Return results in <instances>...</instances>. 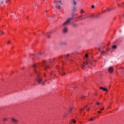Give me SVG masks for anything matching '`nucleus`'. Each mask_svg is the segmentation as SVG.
<instances>
[{"label":"nucleus","instance_id":"obj_22","mask_svg":"<svg viewBox=\"0 0 124 124\" xmlns=\"http://www.w3.org/2000/svg\"><path fill=\"white\" fill-rule=\"evenodd\" d=\"M6 121H7V119L5 118L3 120V122H6Z\"/></svg>","mask_w":124,"mask_h":124},{"label":"nucleus","instance_id":"obj_37","mask_svg":"<svg viewBox=\"0 0 124 124\" xmlns=\"http://www.w3.org/2000/svg\"><path fill=\"white\" fill-rule=\"evenodd\" d=\"M59 6H58V5H56L55 6V8H57Z\"/></svg>","mask_w":124,"mask_h":124},{"label":"nucleus","instance_id":"obj_16","mask_svg":"<svg viewBox=\"0 0 124 124\" xmlns=\"http://www.w3.org/2000/svg\"><path fill=\"white\" fill-rule=\"evenodd\" d=\"M88 65V62H86V63H85L84 62L83 64H82V67H84V66H85V65Z\"/></svg>","mask_w":124,"mask_h":124},{"label":"nucleus","instance_id":"obj_15","mask_svg":"<svg viewBox=\"0 0 124 124\" xmlns=\"http://www.w3.org/2000/svg\"><path fill=\"white\" fill-rule=\"evenodd\" d=\"M112 49H116L117 48V46L116 45H113L112 46Z\"/></svg>","mask_w":124,"mask_h":124},{"label":"nucleus","instance_id":"obj_14","mask_svg":"<svg viewBox=\"0 0 124 124\" xmlns=\"http://www.w3.org/2000/svg\"><path fill=\"white\" fill-rule=\"evenodd\" d=\"M66 44H67V43L65 42H63L61 43V45H66Z\"/></svg>","mask_w":124,"mask_h":124},{"label":"nucleus","instance_id":"obj_8","mask_svg":"<svg viewBox=\"0 0 124 124\" xmlns=\"http://www.w3.org/2000/svg\"><path fill=\"white\" fill-rule=\"evenodd\" d=\"M66 32H67V28H65L63 29V33L65 34V33H66Z\"/></svg>","mask_w":124,"mask_h":124},{"label":"nucleus","instance_id":"obj_45","mask_svg":"<svg viewBox=\"0 0 124 124\" xmlns=\"http://www.w3.org/2000/svg\"><path fill=\"white\" fill-rule=\"evenodd\" d=\"M89 110H90V108H89L88 109H87V111H89Z\"/></svg>","mask_w":124,"mask_h":124},{"label":"nucleus","instance_id":"obj_25","mask_svg":"<svg viewBox=\"0 0 124 124\" xmlns=\"http://www.w3.org/2000/svg\"><path fill=\"white\" fill-rule=\"evenodd\" d=\"M0 31V32L1 33V34H4V32H3V31Z\"/></svg>","mask_w":124,"mask_h":124},{"label":"nucleus","instance_id":"obj_31","mask_svg":"<svg viewBox=\"0 0 124 124\" xmlns=\"http://www.w3.org/2000/svg\"><path fill=\"white\" fill-rule=\"evenodd\" d=\"M97 113H98V114H100V113H102V112L100 110V111H98L97 112Z\"/></svg>","mask_w":124,"mask_h":124},{"label":"nucleus","instance_id":"obj_18","mask_svg":"<svg viewBox=\"0 0 124 124\" xmlns=\"http://www.w3.org/2000/svg\"><path fill=\"white\" fill-rule=\"evenodd\" d=\"M58 2H59V3H61V5H62V0H58Z\"/></svg>","mask_w":124,"mask_h":124},{"label":"nucleus","instance_id":"obj_36","mask_svg":"<svg viewBox=\"0 0 124 124\" xmlns=\"http://www.w3.org/2000/svg\"><path fill=\"white\" fill-rule=\"evenodd\" d=\"M0 3L1 4H3V1H2Z\"/></svg>","mask_w":124,"mask_h":124},{"label":"nucleus","instance_id":"obj_35","mask_svg":"<svg viewBox=\"0 0 124 124\" xmlns=\"http://www.w3.org/2000/svg\"><path fill=\"white\" fill-rule=\"evenodd\" d=\"M96 104L97 105H99V103L97 102V103H96Z\"/></svg>","mask_w":124,"mask_h":124},{"label":"nucleus","instance_id":"obj_27","mask_svg":"<svg viewBox=\"0 0 124 124\" xmlns=\"http://www.w3.org/2000/svg\"><path fill=\"white\" fill-rule=\"evenodd\" d=\"M85 58H88V57H89V55L87 54H85Z\"/></svg>","mask_w":124,"mask_h":124},{"label":"nucleus","instance_id":"obj_7","mask_svg":"<svg viewBox=\"0 0 124 124\" xmlns=\"http://www.w3.org/2000/svg\"><path fill=\"white\" fill-rule=\"evenodd\" d=\"M91 17H92V18H95L96 19L99 18V16H98V15L92 16Z\"/></svg>","mask_w":124,"mask_h":124},{"label":"nucleus","instance_id":"obj_28","mask_svg":"<svg viewBox=\"0 0 124 124\" xmlns=\"http://www.w3.org/2000/svg\"><path fill=\"white\" fill-rule=\"evenodd\" d=\"M72 108H70V112L71 113V112L72 111Z\"/></svg>","mask_w":124,"mask_h":124},{"label":"nucleus","instance_id":"obj_11","mask_svg":"<svg viewBox=\"0 0 124 124\" xmlns=\"http://www.w3.org/2000/svg\"><path fill=\"white\" fill-rule=\"evenodd\" d=\"M96 62V61H91L90 62V64H93V62Z\"/></svg>","mask_w":124,"mask_h":124},{"label":"nucleus","instance_id":"obj_1","mask_svg":"<svg viewBox=\"0 0 124 124\" xmlns=\"http://www.w3.org/2000/svg\"><path fill=\"white\" fill-rule=\"evenodd\" d=\"M36 81H37L39 84H40V82H42V78L39 76H38L36 78Z\"/></svg>","mask_w":124,"mask_h":124},{"label":"nucleus","instance_id":"obj_43","mask_svg":"<svg viewBox=\"0 0 124 124\" xmlns=\"http://www.w3.org/2000/svg\"><path fill=\"white\" fill-rule=\"evenodd\" d=\"M46 13H47L48 12V11H46Z\"/></svg>","mask_w":124,"mask_h":124},{"label":"nucleus","instance_id":"obj_39","mask_svg":"<svg viewBox=\"0 0 124 124\" xmlns=\"http://www.w3.org/2000/svg\"><path fill=\"white\" fill-rule=\"evenodd\" d=\"M81 98H84V96L82 95L81 96Z\"/></svg>","mask_w":124,"mask_h":124},{"label":"nucleus","instance_id":"obj_51","mask_svg":"<svg viewBox=\"0 0 124 124\" xmlns=\"http://www.w3.org/2000/svg\"><path fill=\"white\" fill-rule=\"evenodd\" d=\"M85 108H87V106H85Z\"/></svg>","mask_w":124,"mask_h":124},{"label":"nucleus","instance_id":"obj_29","mask_svg":"<svg viewBox=\"0 0 124 124\" xmlns=\"http://www.w3.org/2000/svg\"><path fill=\"white\" fill-rule=\"evenodd\" d=\"M99 51H100V52H101V53H102V54H104V51H100V49H99Z\"/></svg>","mask_w":124,"mask_h":124},{"label":"nucleus","instance_id":"obj_48","mask_svg":"<svg viewBox=\"0 0 124 124\" xmlns=\"http://www.w3.org/2000/svg\"><path fill=\"white\" fill-rule=\"evenodd\" d=\"M10 0H8V1H9Z\"/></svg>","mask_w":124,"mask_h":124},{"label":"nucleus","instance_id":"obj_10","mask_svg":"<svg viewBox=\"0 0 124 124\" xmlns=\"http://www.w3.org/2000/svg\"><path fill=\"white\" fill-rule=\"evenodd\" d=\"M69 23V21L67 19L65 22L63 24V26H65Z\"/></svg>","mask_w":124,"mask_h":124},{"label":"nucleus","instance_id":"obj_19","mask_svg":"<svg viewBox=\"0 0 124 124\" xmlns=\"http://www.w3.org/2000/svg\"><path fill=\"white\" fill-rule=\"evenodd\" d=\"M108 12H110V11H112V9H107Z\"/></svg>","mask_w":124,"mask_h":124},{"label":"nucleus","instance_id":"obj_17","mask_svg":"<svg viewBox=\"0 0 124 124\" xmlns=\"http://www.w3.org/2000/svg\"><path fill=\"white\" fill-rule=\"evenodd\" d=\"M33 68H35V67H37L38 66V65H36L35 64H34L33 65H32Z\"/></svg>","mask_w":124,"mask_h":124},{"label":"nucleus","instance_id":"obj_12","mask_svg":"<svg viewBox=\"0 0 124 124\" xmlns=\"http://www.w3.org/2000/svg\"><path fill=\"white\" fill-rule=\"evenodd\" d=\"M78 0H73V3L75 5H76V4H77V3L76 2V1H77Z\"/></svg>","mask_w":124,"mask_h":124},{"label":"nucleus","instance_id":"obj_42","mask_svg":"<svg viewBox=\"0 0 124 124\" xmlns=\"http://www.w3.org/2000/svg\"><path fill=\"white\" fill-rule=\"evenodd\" d=\"M35 7H36V6H37V4H36L35 5Z\"/></svg>","mask_w":124,"mask_h":124},{"label":"nucleus","instance_id":"obj_5","mask_svg":"<svg viewBox=\"0 0 124 124\" xmlns=\"http://www.w3.org/2000/svg\"><path fill=\"white\" fill-rule=\"evenodd\" d=\"M12 122H13V123H14V124H17V123H18V120H17L14 118H12Z\"/></svg>","mask_w":124,"mask_h":124},{"label":"nucleus","instance_id":"obj_26","mask_svg":"<svg viewBox=\"0 0 124 124\" xmlns=\"http://www.w3.org/2000/svg\"><path fill=\"white\" fill-rule=\"evenodd\" d=\"M89 121H90V122H93V119L91 118V119H90L89 120Z\"/></svg>","mask_w":124,"mask_h":124},{"label":"nucleus","instance_id":"obj_34","mask_svg":"<svg viewBox=\"0 0 124 124\" xmlns=\"http://www.w3.org/2000/svg\"><path fill=\"white\" fill-rule=\"evenodd\" d=\"M11 43V42L10 41H9L7 43H8V44H9V43Z\"/></svg>","mask_w":124,"mask_h":124},{"label":"nucleus","instance_id":"obj_33","mask_svg":"<svg viewBox=\"0 0 124 124\" xmlns=\"http://www.w3.org/2000/svg\"><path fill=\"white\" fill-rule=\"evenodd\" d=\"M100 110L101 111H103V110H104V108H101Z\"/></svg>","mask_w":124,"mask_h":124},{"label":"nucleus","instance_id":"obj_32","mask_svg":"<svg viewBox=\"0 0 124 124\" xmlns=\"http://www.w3.org/2000/svg\"><path fill=\"white\" fill-rule=\"evenodd\" d=\"M64 74H65L64 73V72H63V74H61V75H62V76H63V75H64Z\"/></svg>","mask_w":124,"mask_h":124},{"label":"nucleus","instance_id":"obj_13","mask_svg":"<svg viewBox=\"0 0 124 124\" xmlns=\"http://www.w3.org/2000/svg\"><path fill=\"white\" fill-rule=\"evenodd\" d=\"M73 27H74V28H76V27H78V24H73Z\"/></svg>","mask_w":124,"mask_h":124},{"label":"nucleus","instance_id":"obj_2","mask_svg":"<svg viewBox=\"0 0 124 124\" xmlns=\"http://www.w3.org/2000/svg\"><path fill=\"white\" fill-rule=\"evenodd\" d=\"M71 17H69L68 18L67 20H68V21L69 22H70V21L73 20V18L75 17V15L74 14V13H72L71 15Z\"/></svg>","mask_w":124,"mask_h":124},{"label":"nucleus","instance_id":"obj_24","mask_svg":"<svg viewBox=\"0 0 124 124\" xmlns=\"http://www.w3.org/2000/svg\"><path fill=\"white\" fill-rule=\"evenodd\" d=\"M91 8H92V9H93V8H94V5H92L91 6Z\"/></svg>","mask_w":124,"mask_h":124},{"label":"nucleus","instance_id":"obj_38","mask_svg":"<svg viewBox=\"0 0 124 124\" xmlns=\"http://www.w3.org/2000/svg\"><path fill=\"white\" fill-rule=\"evenodd\" d=\"M58 7H59V9H61V6H58Z\"/></svg>","mask_w":124,"mask_h":124},{"label":"nucleus","instance_id":"obj_47","mask_svg":"<svg viewBox=\"0 0 124 124\" xmlns=\"http://www.w3.org/2000/svg\"><path fill=\"white\" fill-rule=\"evenodd\" d=\"M82 69H84V68H83V67H82Z\"/></svg>","mask_w":124,"mask_h":124},{"label":"nucleus","instance_id":"obj_41","mask_svg":"<svg viewBox=\"0 0 124 124\" xmlns=\"http://www.w3.org/2000/svg\"><path fill=\"white\" fill-rule=\"evenodd\" d=\"M68 56H69V54H67V55H66V57H68Z\"/></svg>","mask_w":124,"mask_h":124},{"label":"nucleus","instance_id":"obj_46","mask_svg":"<svg viewBox=\"0 0 124 124\" xmlns=\"http://www.w3.org/2000/svg\"><path fill=\"white\" fill-rule=\"evenodd\" d=\"M80 20H83V18L80 19Z\"/></svg>","mask_w":124,"mask_h":124},{"label":"nucleus","instance_id":"obj_23","mask_svg":"<svg viewBox=\"0 0 124 124\" xmlns=\"http://www.w3.org/2000/svg\"><path fill=\"white\" fill-rule=\"evenodd\" d=\"M42 86H45V82H43L42 83Z\"/></svg>","mask_w":124,"mask_h":124},{"label":"nucleus","instance_id":"obj_6","mask_svg":"<svg viewBox=\"0 0 124 124\" xmlns=\"http://www.w3.org/2000/svg\"><path fill=\"white\" fill-rule=\"evenodd\" d=\"M76 11H77V9L76 7L75 6H74L73 7L72 13H74V12H76Z\"/></svg>","mask_w":124,"mask_h":124},{"label":"nucleus","instance_id":"obj_3","mask_svg":"<svg viewBox=\"0 0 124 124\" xmlns=\"http://www.w3.org/2000/svg\"><path fill=\"white\" fill-rule=\"evenodd\" d=\"M43 65H44V67H45V69H46V68H49V66H48V64L46 62H44Z\"/></svg>","mask_w":124,"mask_h":124},{"label":"nucleus","instance_id":"obj_30","mask_svg":"<svg viewBox=\"0 0 124 124\" xmlns=\"http://www.w3.org/2000/svg\"><path fill=\"white\" fill-rule=\"evenodd\" d=\"M109 50H110V48H108L106 49V51H107V52H109Z\"/></svg>","mask_w":124,"mask_h":124},{"label":"nucleus","instance_id":"obj_4","mask_svg":"<svg viewBox=\"0 0 124 124\" xmlns=\"http://www.w3.org/2000/svg\"><path fill=\"white\" fill-rule=\"evenodd\" d=\"M113 71V68L112 67H109L108 68V72L109 73H112Z\"/></svg>","mask_w":124,"mask_h":124},{"label":"nucleus","instance_id":"obj_21","mask_svg":"<svg viewBox=\"0 0 124 124\" xmlns=\"http://www.w3.org/2000/svg\"><path fill=\"white\" fill-rule=\"evenodd\" d=\"M80 12L81 14L85 13V12L83 10H81Z\"/></svg>","mask_w":124,"mask_h":124},{"label":"nucleus","instance_id":"obj_44","mask_svg":"<svg viewBox=\"0 0 124 124\" xmlns=\"http://www.w3.org/2000/svg\"><path fill=\"white\" fill-rule=\"evenodd\" d=\"M81 17H82V16H78V18H81Z\"/></svg>","mask_w":124,"mask_h":124},{"label":"nucleus","instance_id":"obj_49","mask_svg":"<svg viewBox=\"0 0 124 124\" xmlns=\"http://www.w3.org/2000/svg\"><path fill=\"white\" fill-rule=\"evenodd\" d=\"M43 0V1H45V0Z\"/></svg>","mask_w":124,"mask_h":124},{"label":"nucleus","instance_id":"obj_50","mask_svg":"<svg viewBox=\"0 0 124 124\" xmlns=\"http://www.w3.org/2000/svg\"><path fill=\"white\" fill-rule=\"evenodd\" d=\"M27 18L29 19V17L28 16L27 17Z\"/></svg>","mask_w":124,"mask_h":124},{"label":"nucleus","instance_id":"obj_20","mask_svg":"<svg viewBox=\"0 0 124 124\" xmlns=\"http://www.w3.org/2000/svg\"><path fill=\"white\" fill-rule=\"evenodd\" d=\"M72 122L74 123V124H76V121H75V120L73 119L72 120Z\"/></svg>","mask_w":124,"mask_h":124},{"label":"nucleus","instance_id":"obj_40","mask_svg":"<svg viewBox=\"0 0 124 124\" xmlns=\"http://www.w3.org/2000/svg\"><path fill=\"white\" fill-rule=\"evenodd\" d=\"M42 54H43V53H40V55H42Z\"/></svg>","mask_w":124,"mask_h":124},{"label":"nucleus","instance_id":"obj_9","mask_svg":"<svg viewBox=\"0 0 124 124\" xmlns=\"http://www.w3.org/2000/svg\"><path fill=\"white\" fill-rule=\"evenodd\" d=\"M100 90H102V91H104L105 92H107V91H108V90H107V89L106 88H104L102 87H100Z\"/></svg>","mask_w":124,"mask_h":124}]
</instances>
